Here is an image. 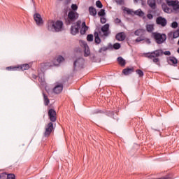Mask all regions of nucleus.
<instances>
[{
  "mask_svg": "<svg viewBox=\"0 0 179 179\" xmlns=\"http://www.w3.org/2000/svg\"><path fill=\"white\" fill-rule=\"evenodd\" d=\"M62 27H64V22L61 20L55 21H49L48 22V30L49 31H56L59 32L62 30Z\"/></svg>",
  "mask_w": 179,
  "mask_h": 179,
  "instance_id": "nucleus-1",
  "label": "nucleus"
},
{
  "mask_svg": "<svg viewBox=\"0 0 179 179\" xmlns=\"http://www.w3.org/2000/svg\"><path fill=\"white\" fill-rule=\"evenodd\" d=\"M171 55V52L170 51H165L163 52L162 50H157L151 52L145 53V58H149V59H153V58H155V57H162V55Z\"/></svg>",
  "mask_w": 179,
  "mask_h": 179,
  "instance_id": "nucleus-2",
  "label": "nucleus"
},
{
  "mask_svg": "<svg viewBox=\"0 0 179 179\" xmlns=\"http://www.w3.org/2000/svg\"><path fill=\"white\" fill-rule=\"evenodd\" d=\"M152 37L154 38L157 44H163V43L167 40V36L165 34H161L159 32H152Z\"/></svg>",
  "mask_w": 179,
  "mask_h": 179,
  "instance_id": "nucleus-3",
  "label": "nucleus"
},
{
  "mask_svg": "<svg viewBox=\"0 0 179 179\" xmlns=\"http://www.w3.org/2000/svg\"><path fill=\"white\" fill-rule=\"evenodd\" d=\"M146 33V30L143 29H138L134 31L135 36H140L136 39V43H141V41H145V34Z\"/></svg>",
  "mask_w": 179,
  "mask_h": 179,
  "instance_id": "nucleus-4",
  "label": "nucleus"
},
{
  "mask_svg": "<svg viewBox=\"0 0 179 179\" xmlns=\"http://www.w3.org/2000/svg\"><path fill=\"white\" fill-rule=\"evenodd\" d=\"M79 19V13H78L76 11H69L68 13V22L69 24H71V23H73V22H76Z\"/></svg>",
  "mask_w": 179,
  "mask_h": 179,
  "instance_id": "nucleus-5",
  "label": "nucleus"
},
{
  "mask_svg": "<svg viewBox=\"0 0 179 179\" xmlns=\"http://www.w3.org/2000/svg\"><path fill=\"white\" fill-rule=\"evenodd\" d=\"M30 68L29 64H22L20 66H8L6 67L7 71H27Z\"/></svg>",
  "mask_w": 179,
  "mask_h": 179,
  "instance_id": "nucleus-6",
  "label": "nucleus"
},
{
  "mask_svg": "<svg viewBox=\"0 0 179 179\" xmlns=\"http://www.w3.org/2000/svg\"><path fill=\"white\" fill-rule=\"evenodd\" d=\"M80 24H82V21L78 20L76 22V24H74V25H72L71 27V34L73 36H76V34L79 33V29H80Z\"/></svg>",
  "mask_w": 179,
  "mask_h": 179,
  "instance_id": "nucleus-7",
  "label": "nucleus"
},
{
  "mask_svg": "<svg viewBox=\"0 0 179 179\" xmlns=\"http://www.w3.org/2000/svg\"><path fill=\"white\" fill-rule=\"evenodd\" d=\"M166 3L168 6H172L173 10H176V12H179V1L178 0H171L166 1Z\"/></svg>",
  "mask_w": 179,
  "mask_h": 179,
  "instance_id": "nucleus-8",
  "label": "nucleus"
},
{
  "mask_svg": "<svg viewBox=\"0 0 179 179\" xmlns=\"http://www.w3.org/2000/svg\"><path fill=\"white\" fill-rule=\"evenodd\" d=\"M53 129H54V124H52V122H50L45 127L44 136H45V138H48V136H50V135H51V132H52Z\"/></svg>",
  "mask_w": 179,
  "mask_h": 179,
  "instance_id": "nucleus-9",
  "label": "nucleus"
},
{
  "mask_svg": "<svg viewBox=\"0 0 179 179\" xmlns=\"http://www.w3.org/2000/svg\"><path fill=\"white\" fill-rule=\"evenodd\" d=\"M48 115L51 122H55L57 121V112L55 110L52 108L50 109L48 112Z\"/></svg>",
  "mask_w": 179,
  "mask_h": 179,
  "instance_id": "nucleus-10",
  "label": "nucleus"
},
{
  "mask_svg": "<svg viewBox=\"0 0 179 179\" xmlns=\"http://www.w3.org/2000/svg\"><path fill=\"white\" fill-rule=\"evenodd\" d=\"M34 20L36 22L37 26H43L44 24V21H43V18L40 13H35L34 15Z\"/></svg>",
  "mask_w": 179,
  "mask_h": 179,
  "instance_id": "nucleus-11",
  "label": "nucleus"
},
{
  "mask_svg": "<svg viewBox=\"0 0 179 179\" xmlns=\"http://www.w3.org/2000/svg\"><path fill=\"white\" fill-rule=\"evenodd\" d=\"M101 31L103 33L102 37H108L110 34V24H106L103 25L101 29Z\"/></svg>",
  "mask_w": 179,
  "mask_h": 179,
  "instance_id": "nucleus-12",
  "label": "nucleus"
},
{
  "mask_svg": "<svg viewBox=\"0 0 179 179\" xmlns=\"http://www.w3.org/2000/svg\"><path fill=\"white\" fill-rule=\"evenodd\" d=\"M156 23L157 24H159V26H162V27H166L167 26V20L166 18L159 16L157 17L156 19Z\"/></svg>",
  "mask_w": 179,
  "mask_h": 179,
  "instance_id": "nucleus-13",
  "label": "nucleus"
},
{
  "mask_svg": "<svg viewBox=\"0 0 179 179\" xmlns=\"http://www.w3.org/2000/svg\"><path fill=\"white\" fill-rule=\"evenodd\" d=\"M167 62L169 65H172L173 66H177V64H178V60L174 57H169L167 59Z\"/></svg>",
  "mask_w": 179,
  "mask_h": 179,
  "instance_id": "nucleus-14",
  "label": "nucleus"
},
{
  "mask_svg": "<svg viewBox=\"0 0 179 179\" xmlns=\"http://www.w3.org/2000/svg\"><path fill=\"white\" fill-rule=\"evenodd\" d=\"M0 179H16L15 174L10 173L7 175L6 173H2L0 174Z\"/></svg>",
  "mask_w": 179,
  "mask_h": 179,
  "instance_id": "nucleus-15",
  "label": "nucleus"
},
{
  "mask_svg": "<svg viewBox=\"0 0 179 179\" xmlns=\"http://www.w3.org/2000/svg\"><path fill=\"white\" fill-rule=\"evenodd\" d=\"M64 90V85L58 84L53 88V92L56 94H59Z\"/></svg>",
  "mask_w": 179,
  "mask_h": 179,
  "instance_id": "nucleus-16",
  "label": "nucleus"
},
{
  "mask_svg": "<svg viewBox=\"0 0 179 179\" xmlns=\"http://www.w3.org/2000/svg\"><path fill=\"white\" fill-rule=\"evenodd\" d=\"M83 64H85V60L83 59V58L77 59L73 63L74 69L75 68H76V66H83Z\"/></svg>",
  "mask_w": 179,
  "mask_h": 179,
  "instance_id": "nucleus-17",
  "label": "nucleus"
},
{
  "mask_svg": "<svg viewBox=\"0 0 179 179\" xmlns=\"http://www.w3.org/2000/svg\"><path fill=\"white\" fill-rule=\"evenodd\" d=\"M115 38L117 41H124L127 38V35H125V32H120L116 34Z\"/></svg>",
  "mask_w": 179,
  "mask_h": 179,
  "instance_id": "nucleus-18",
  "label": "nucleus"
},
{
  "mask_svg": "<svg viewBox=\"0 0 179 179\" xmlns=\"http://www.w3.org/2000/svg\"><path fill=\"white\" fill-rule=\"evenodd\" d=\"M83 48H84V57H89L90 55V49L89 48V45L86 42H83Z\"/></svg>",
  "mask_w": 179,
  "mask_h": 179,
  "instance_id": "nucleus-19",
  "label": "nucleus"
},
{
  "mask_svg": "<svg viewBox=\"0 0 179 179\" xmlns=\"http://www.w3.org/2000/svg\"><path fill=\"white\" fill-rule=\"evenodd\" d=\"M54 65L52 62H45L41 64V66L43 69H48V68H51Z\"/></svg>",
  "mask_w": 179,
  "mask_h": 179,
  "instance_id": "nucleus-20",
  "label": "nucleus"
},
{
  "mask_svg": "<svg viewBox=\"0 0 179 179\" xmlns=\"http://www.w3.org/2000/svg\"><path fill=\"white\" fill-rule=\"evenodd\" d=\"M99 34L101 36V31H99V33L97 31H95L94 34L95 44H100V43H101V39L100 38V36H99Z\"/></svg>",
  "mask_w": 179,
  "mask_h": 179,
  "instance_id": "nucleus-21",
  "label": "nucleus"
},
{
  "mask_svg": "<svg viewBox=\"0 0 179 179\" xmlns=\"http://www.w3.org/2000/svg\"><path fill=\"white\" fill-rule=\"evenodd\" d=\"M134 67L132 68H127V69H124L122 70V73H124V75L125 76H128V75H131V73H132L133 72H134Z\"/></svg>",
  "mask_w": 179,
  "mask_h": 179,
  "instance_id": "nucleus-22",
  "label": "nucleus"
},
{
  "mask_svg": "<svg viewBox=\"0 0 179 179\" xmlns=\"http://www.w3.org/2000/svg\"><path fill=\"white\" fill-rule=\"evenodd\" d=\"M147 3L151 9H156V0H148Z\"/></svg>",
  "mask_w": 179,
  "mask_h": 179,
  "instance_id": "nucleus-23",
  "label": "nucleus"
},
{
  "mask_svg": "<svg viewBox=\"0 0 179 179\" xmlns=\"http://www.w3.org/2000/svg\"><path fill=\"white\" fill-rule=\"evenodd\" d=\"M162 10L165 13H171V10L169 6H167V4L166 3H162Z\"/></svg>",
  "mask_w": 179,
  "mask_h": 179,
  "instance_id": "nucleus-24",
  "label": "nucleus"
},
{
  "mask_svg": "<svg viewBox=\"0 0 179 179\" xmlns=\"http://www.w3.org/2000/svg\"><path fill=\"white\" fill-rule=\"evenodd\" d=\"M117 62L120 66H125L127 62H125V59L122 58V57H117Z\"/></svg>",
  "mask_w": 179,
  "mask_h": 179,
  "instance_id": "nucleus-25",
  "label": "nucleus"
},
{
  "mask_svg": "<svg viewBox=\"0 0 179 179\" xmlns=\"http://www.w3.org/2000/svg\"><path fill=\"white\" fill-rule=\"evenodd\" d=\"M134 15H136V16H139L140 17H143V16H145V13H143L142 10L138 9L136 11H134Z\"/></svg>",
  "mask_w": 179,
  "mask_h": 179,
  "instance_id": "nucleus-26",
  "label": "nucleus"
},
{
  "mask_svg": "<svg viewBox=\"0 0 179 179\" xmlns=\"http://www.w3.org/2000/svg\"><path fill=\"white\" fill-rule=\"evenodd\" d=\"M89 12L91 16H96V15H97V11L96 10V8H93V6H90L89 8Z\"/></svg>",
  "mask_w": 179,
  "mask_h": 179,
  "instance_id": "nucleus-27",
  "label": "nucleus"
},
{
  "mask_svg": "<svg viewBox=\"0 0 179 179\" xmlns=\"http://www.w3.org/2000/svg\"><path fill=\"white\" fill-rule=\"evenodd\" d=\"M146 30L148 33H152L155 30V25L152 24H148L146 25Z\"/></svg>",
  "mask_w": 179,
  "mask_h": 179,
  "instance_id": "nucleus-28",
  "label": "nucleus"
},
{
  "mask_svg": "<svg viewBox=\"0 0 179 179\" xmlns=\"http://www.w3.org/2000/svg\"><path fill=\"white\" fill-rule=\"evenodd\" d=\"M43 96L45 106H48V104H50V99H48V96H47L45 93L43 92Z\"/></svg>",
  "mask_w": 179,
  "mask_h": 179,
  "instance_id": "nucleus-29",
  "label": "nucleus"
},
{
  "mask_svg": "<svg viewBox=\"0 0 179 179\" xmlns=\"http://www.w3.org/2000/svg\"><path fill=\"white\" fill-rule=\"evenodd\" d=\"M38 82H40L42 86H45V79L44 78V76H39Z\"/></svg>",
  "mask_w": 179,
  "mask_h": 179,
  "instance_id": "nucleus-30",
  "label": "nucleus"
},
{
  "mask_svg": "<svg viewBox=\"0 0 179 179\" xmlns=\"http://www.w3.org/2000/svg\"><path fill=\"white\" fill-rule=\"evenodd\" d=\"M136 73L138 75L139 78H143V71L141 69H137Z\"/></svg>",
  "mask_w": 179,
  "mask_h": 179,
  "instance_id": "nucleus-31",
  "label": "nucleus"
},
{
  "mask_svg": "<svg viewBox=\"0 0 179 179\" xmlns=\"http://www.w3.org/2000/svg\"><path fill=\"white\" fill-rule=\"evenodd\" d=\"M113 48H114V50H120V48H121V44L119 43H114Z\"/></svg>",
  "mask_w": 179,
  "mask_h": 179,
  "instance_id": "nucleus-32",
  "label": "nucleus"
},
{
  "mask_svg": "<svg viewBox=\"0 0 179 179\" xmlns=\"http://www.w3.org/2000/svg\"><path fill=\"white\" fill-rule=\"evenodd\" d=\"M124 10H125V12H127V15H134V10H132V9L125 8Z\"/></svg>",
  "mask_w": 179,
  "mask_h": 179,
  "instance_id": "nucleus-33",
  "label": "nucleus"
},
{
  "mask_svg": "<svg viewBox=\"0 0 179 179\" xmlns=\"http://www.w3.org/2000/svg\"><path fill=\"white\" fill-rule=\"evenodd\" d=\"M98 15L103 17L106 15V10L104 9H101L100 11L98 13Z\"/></svg>",
  "mask_w": 179,
  "mask_h": 179,
  "instance_id": "nucleus-34",
  "label": "nucleus"
},
{
  "mask_svg": "<svg viewBox=\"0 0 179 179\" xmlns=\"http://www.w3.org/2000/svg\"><path fill=\"white\" fill-rule=\"evenodd\" d=\"M96 6L97 8H99V9H101V8H103V3H101V1H100L99 0L96 1Z\"/></svg>",
  "mask_w": 179,
  "mask_h": 179,
  "instance_id": "nucleus-35",
  "label": "nucleus"
},
{
  "mask_svg": "<svg viewBox=\"0 0 179 179\" xmlns=\"http://www.w3.org/2000/svg\"><path fill=\"white\" fill-rule=\"evenodd\" d=\"M179 37V29L175 31L173 34V38H178Z\"/></svg>",
  "mask_w": 179,
  "mask_h": 179,
  "instance_id": "nucleus-36",
  "label": "nucleus"
},
{
  "mask_svg": "<svg viewBox=\"0 0 179 179\" xmlns=\"http://www.w3.org/2000/svg\"><path fill=\"white\" fill-rule=\"evenodd\" d=\"M152 58H154L152 59L154 64H156L157 65H160V62H159L160 60L159 59V58H157V57H152Z\"/></svg>",
  "mask_w": 179,
  "mask_h": 179,
  "instance_id": "nucleus-37",
  "label": "nucleus"
},
{
  "mask_svg": "<svg viewBox=\"0 0 179 179\" xmlns=\"http://www.w3.org/2000/svg\"><path fill=\"white\" fill-rule=\"evenodd\" d=\"M89 29V27L87 26V27L82 28L80 30V34H85L86 31H87Z\"/></svg>",
  "mask_w": 179,
  "mask_h": 179,
  "instance_id": "nucleus-38",
  "label": "nucleus"
},
{
  "mask_svg": "<svg viewBox=\"0 0 179 179\" xmlns=\"http://www.w3.org/2000/svg\"><path fill=\"white\" fill-rule=\"evenodd\" d=\"M171 27H172V29H177V27H178V23L176 21L172 22Z\"/></svg>",
  "mask_w": 179,
  "mask_h": 179,
  "instance_id": "nucleus-39",
  "label": "nucleus"
},
{
  "mask_svg": "<svg viewBox=\"0 0 179 179\" xmlns=\"http://www.w3.org/2000/svg\"><path fill=\"white\" fill-rule=\"evenodd\" d=\"M71 11L73 12H76V10H78V5L76 4H72L71 5Z\"/></svg>",
  "mask_w": 179,
  "mask_h": 179,
  "instance_id": "nucleus-40",
  "label": "nucleus"
},
{
  "mask_svg": "<svg viewBox=\"0 0 179 179\" xmlns=\"http://www.w3.org/2000/svg\"><path fill=\"white\" fill-rule=\"evenodd\" d=\"M65 59H64V57L62 56H59L57 58V62L59 63V64H61V62H62L63 61H64Z\"/></svg>",
  "mask_w": 179,
  "mask_h": 179,
  "instance_id": "nucleus-41",
  "label": "nucleus"
},
{
  "mask_svg": "<svg viewBox=\"0 0 179 179\" xmlns=\"http://www.w3.org/2000/svg\"><path fill=\"white\" fill-rule=\"evenodd\" d=\"M93 38H94L93 34H89L87 36V41H93Z\"/></svg>",
  "mask_w": 179,
  "mask_h": 179,
  "instance_id": "nucleus-42",
  "label": "nucleus"
},
{
  "mask_svg": "<svg viewBox=\"0 0 179 179\" xmlns=\"http://www.w3.org/2000/svg\"><path fill=\"white\" fill-rule=\"evenodd\" d=\"M107 50H108V47H102L99 49V52H102L104 51H107Z\"/></svg>",
  "mask_w": 179,
  "mask_h": 179,
  "instance_id": "nucleus-43",
  "label": "nucleus"
},
{
  "mask_svg": "<svg viewBox=\"0 0 179 179\" xmlns=\"http://www.w3.org/2000/svg\"><path fill=\"white\" fill-rule=\"evenodd\" d=\"M100 20H101V23H102V24H104V23H106L107 22V20L104 17H101Z\"/></svg>",
  "mask_w": 179,
  "mask_h": 179,
  "instance_id": "nucleus-44",
  "label": "nucleus"
},
{
  "mask_svg": "<svg viewBox=\"0 0 179 179\" xmlns=\"http://www.w3.org/2000/svg\"><path fill=\"white\" fill-rule=\"evenodd\" d=\"M115 24H120V23H121V20L120 18H116L114 20Z\"/></svg>",
  "mask_w": 179,
  "mask_h": 179,
  "instance_id": "nucleus-45",
  "label": "nucleus"
},
{
  "mask_svg": "<svg viewBox=\"0 0 179 179\" xmlns=\"http://www.w3.org/2000/svg\"><path fill=\"white\" fill-rule=\"evenodd\" d=\"M147 17H148V19H150V20H151V19H153V15L148 14Z\"/></svg>",
  "mask_w": 179,
  "mask_h": 179,
  "instance_id": "nucleus-46",
  "label": "nucleus"
},
{
  "mask_svg": "<svg viewBox=\"0 0 179 179\" xmlns=\"http://www.w3.org/2000/svg\"><path fill=\"white\" fill-rule=\"evenodd\" d=\"M84 27H85V28L87 27V26L86 25V22H83L82 23V28L83 29Z\"/></svg>",
  "mask_w": 179,
  "mask_h": 179,
  "instance_id": "nucleus-47",
  "label": "nucleus"
},
{
  "mask_svg": "<svg viewBox=\"0 0 179 179\" xmlns=\"http://www.w3.org/2000/svg\"><path fill=\"white\" fill-rule=\"evenodd\" d=\"M145 41H146L147 44H150V43H151L150 39H149V38H146Z\"/></svg>",
  "mask_w": 179,
  "mask_h": 179,
  "instance_id": "nucleus-48",
  "label": "nucleus"
},
{
  "mask_svg": "<svg viewBox=\"0 0 179 179\" xmlns=\"http://www.w3.org/2000/svg\"><path fill=\"white\" fill-rule=\"evenodd\" d=\"M33 79H37V76L36 75H32Z\"/></svg>",
  "mask_w": 179,
  "mask_h": 179,
  "instance_id": "nucleus-49",
  "label": "nucleus"
},
{
  "mask_svg": "<svg viewBox=\"0 0 179 179\" xmlns=\"http://www.w3.org/2000/svg\"><path fill=\"white\" fill-rule=\"evenodd\" d=\"M136 3H138V0H134Z\"/></svg>",
  "mask_w": 179,
  "mask_h": 179,
  "instance_id": "nucleus-50",
  "label": "nucleus"
},
{
  "mask_svg": "<svg viewBox=\"0 0 179 179\" xmlns=\"http://www.w3.org/2000/svg\"><path fill=\"white\" fill-rule=\"evenodd\" d=\"M177 52L179 54V48H178Z\"/></svg>",
  "mask_w": 179,
  "mask_h": 179,
  "instance_id": "nucleus-51",
  "label": "nucleus"
},
{
  "mask_svg": "<svg viewBox=\"0 0 179 179\" xmlns=\"http://www.w3.org/2000/svg\"><path fill=\"white\" fill-rule=\"evenodd\" d=\"M101 112V110H99V111H98V112H96V113H100Z\"/></svg>",
  "mask_w": 179,
  "mask_h": 179,
  "instance_id": "nucleus-52",
  "label": "nucleus"
},
{
  "mask_svg": "<svg viewBox=\"0 0 179 179\" xmlns=\"http://www.w3.org/2000/svg\"><path fill=\"white\" fill-rule=\"evenodd\" d=\"M59 1H62V0H59Z\"/></svg>",
  "mask_w": 179,
  "mask_h": 179,
  "instance_id": "nucleus-53",
  "label": "nucleus"
},
{
  "mask_svg": "<svg viewBox=\"0 0 179 179\" xmlns=\"http://www.w3.org/2000/svg\"><path fill=\"white\" fill-rule=\"evenodd\" d=\"M69 1H71V0H69Z\"/></svg>",
  "mask_w": 179,
  "mask_h": 179,
  "instance_id": "nucleus-54",
  "label": "nucleus"
}]
</instances>
